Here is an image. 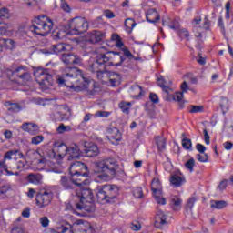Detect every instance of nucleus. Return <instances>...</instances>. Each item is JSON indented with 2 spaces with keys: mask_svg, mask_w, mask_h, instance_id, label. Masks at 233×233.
Returning a JSON list of instances; mask_svg holds the SVG:
<instances>
[{
  "mask_svg": "<svg viewBox=\"0 0 233 233\" xmlns=\"http://www.w3.org/2000/svg\"><path fill=\"white\" fill-rule=\"evenodd\" d=\"M79 77L84 81L85 90H88V86L90 85V80L85 77L83 71L77 69V67H66L63 71L62 76H56V82L58 85H65L68 88H76Z\"/></svg>",
  "mask_w": 233,
  "mask_h": 233,
  "instance_id": "obj_1",
  "label": "nucleus"
},
{
  "mask_svg": "<svg viewBox=\"0 0 233 233\" xmlns=\"http://www.w3.org/2000/svg\"><path fill=\"white\" fill-rule=\"evenodd\" d=\"M94 168L98 181H110L117 174L119 164L114 158H104L94 162Z\"/></svg>",
  "mask_w": 233,
  "mask_h": 233,
  "instance_id": "obj_2",
  "label": "nucleus"
},
{
  "mask_svg": "<svg viewBox=\"0 0 233 233\" xmlns=\"http://www.w3.org/2000/svg\"><path fill=\"white\" fill-rule=\"evenodd\" d=\"M119 196V187L116 185H104L96 187V199L99 203H115Z\"/></svg>",
  "mask_w": 233,
  "mask_h": 233,
  "instance_id": "obj_3",
  "label": "nucleus"
},
{
  "mask_svg": "<svg viewBox=\"0 0 233 233\" xmlns=\"http://www.w3.org/2000/svg\"><path fill=\"white\" fill-rule=\"evenodd\" d=\"M54 28V21L46 15H41L35 18L33 25L29 27L30 32L36 35L46 37Z\"/></svg>",
  "mask_w": 233,
  "mask_h": 233,
  "instance_id": "obj_4",
  "label": "nucleus"
},
{
  "mask_svg": "<svg viewBox=\"0 0 233 233\" xmlns=\"http://www.w3.org/2000/svg\"><path fill=\"white\" fill-rule=\"evenodd\" d=\"M76 230H79L80 233H94V228L90 225V222L85 219H76L73 224H69V228L61 226L56 228V233H74Z\"/></svg>",
  "mask_w": 233,
  "mask_h": 233,
  "instance_id": "obj_5",
  "label": "nucleus"
},
{
  "mask_svg": "<svg viewBox=\"0 0 233 233\" xmlns=\"http://www.w3.org/2000/svg\"><path fill=\"white\" fill-rule=\"evenodd\" d=\"M96 52H100L102 54L106 66H120V65H123V62L126 60L125 56H123L121 53L114 51L106 52V48L105 46L98 47Z\"/></svg>",
  "mask_w": 233,
  "mask_h": 233,
  "instance_id": "obj_6",
  "label": "nucleus"
},
{
  "mask_svg": "<svg viewBox=\"0 0 233 233\" xmlns=\"http://www.w3.org/2000/svg\"><path fill=\"white\" fill-rule=\"evenodd\" d=\"M68 32L70 35H80L88 30V21L84 17H75L68 23Z\"/></svg>",
  "mask_w": 233,
  "mask_h": 233,
  "instance_id": "obj_7",
  "label": "nucleus"
},
{
  "mask_svg": "<svg viewBox=\"0 0 233 233\" xmlns=\"http://www.w3.org/2000/svg\"><path fill=\"white\" fill-rule=\"evenodd\" d=\"M18 157H23V153L19 152L17 149L9 150L5 153L4 159L0 161V168L6 170H15V166L13 164L18 159Z\"/></svg>",
  "mask_w": 233,
  "mask_h": 233,
  "instance_id": "obj_8",
  "label": "nucleus"
},
{
  "mask_svg": "<svg viewBox=\"0 0 233 233\" xmlns=\"http://www.w3.org/2000/svg\"><path fill=\"white\" fill-rule=\"evenodd\" d=\"M54 199V192L50 188H44L36 194L35 201L39 208H44V207H48Z\"/></svg>",
  "mask_w": 233,
  "mask_h": 233,
  "instance_id": "obj_9",
  "label": "nucleus"
},
{
  "mask_svg": "<svg viewBox=\"0 0 233 233\" xmlns=\"http://www.w3.org/2000/svg\"><path fill=\"white\" fill-rule=\"evenodd\" d=\"M151 190L155 200L158 205H167V199L163 197V186L158 177H155L151 181Z\"/></svg>",
  "mask_w": 233,
  "mask_h": 233,
  "instance_id": "obj_10",
  "label": "nucleus"
},
{
  "mask_svg": "<svg viewBox=\"0 0 233 233\" xmlns=\"http://www.w3.org/2000/svg\"><path fill=\"white\" fill-rule=\"evenodd\" d=\"M96 61L91 64L88 67L89 72H92L93 74H96V76L98 79H101L103 77V74H105V67L106 66V64L105 62V58L103 57V55L101 52H97Z\"/></svg>",
  "mask_w": 233,
  "mask_h": 233,
  "instance_id": "obj_11",
  "label": "nucleus"
},
{
  "mask_svg": "<svg viewBox=\"0 0 233 233\" xmlns=\"http://www.w3.org/2000/svg\"><path fill=\"white\" fill-rule=\"evenodd\" d=\"M66 154L68 155V147L65 143L56 142L55 150L49 151L47 157L55 159L56 163H57V159H63Z\"/></svg>",
  "mask_w": 233,
  "mask_h": 233,
  "instance_id": "obj_12",
  "label": "nucleus"
},
{
  "mask_svg": "<svg viewBox=\"0 0 233 233\" xmlns=\"http://www.w3.org/2000/svg\"><path fill=\"white\" fill-rule=\"evenodd\" d=\"M36 83L44 86H52V76L48 73V69L38 68L34 71Z\"/></svg>",
  "mask_w": 233,
  "mask_h": 233,
  "instance_id": "obj_13",
  "label": "nucleus"
},
{
  "mask_svg": "<svg viewBox=\"0 0 233 233\" xmlns=\"http://www.w3.org/2000/svg\"><path fill=\"white\" fill-rule=\"evenodd\" d=\"M75 200L79 201V203H93L94 201V193L90 188L78 187L76 190Z\"/></svg>",
  "mask_w": 233,
  "mask_h": 233,
  "instance_id": "obj_14",
  "label": "nucleus"
},
{
  "mask_svg": "<svg viewBox=\"0 0 233 233\" xmlns=\"http://www.w3.org/2000/svg\"><path fill=\"white\" fill-rule=\"evenodd\" d=\"M8 74H11L15 77H18V79H21V81H24V83H26V81H30V79H32L28 69H26V66H19L16 67L13 66L12 69L8 70Z\"/></svg>",
  "mask_w": 233,
  "mask_h": 233,
  "instance_id": "obj_15",
  "label": "nucleus"
},
{
  "mask_svg": "<svg viewBox=\"0 0 233 233\" xmlns=\"http://www.w3.org/2000/svg\"><path fill=\"white\" fill-rule=\"evenodd\" d=\"M86 170H88V167H86V164L80 161H76L71 164L69 167V174L73 177L88 176V174L86 173Z\"/></svg>",
  "mask_w": 233,
  "mask_h": 233,
  "instance_id": "obj_16",
  "label": "nucleus"
},
{
  "mask_svg": "<svg viewBox=\"0 0 233 233\" xmlns=\"http://www.w3.org/2000/svg\"><path fill=\"white\" fill-rule=\"evenodd\" d=\"M72 46L70 44H56L51 46V51H45V49L42 50L44 54H61V52H72Z\"/></svg>",
  "mask_w": 233,
  "mask_h": 233,
  "instance_id": "obj_17",
  "label": "nucleus"
},
{
  "mask_svg": "<svg viewBox=\"0 0 233 233\" xmlns=\"http://www.w3.org/2000/svg\"><path fill=\"white\" fill-rule=\"evenodd\" d=\"M60 185L64 190H74L77 188V185H81L79 182L74 180V177L62 176L60 179Z\"/></svg>",
  "mask_w": 233,
  "mask_h": 233,
  "instance_id": "obj_18",
  "label": "nucleus"
},
{
  "mask_svg": "<svg viewBox=\"0 0 233 233\" xmlns=\"http://www.w3.org/2000/svg\"><path fill=\"white\" fill-rule=\"evenodd\" d=\"M61 61H63L65 65H81L82 63V59L79 56L71 53H64L61 56Z\"/></svg>",
  "mask_w": 233,
  "mask_h": 233,
  "instance_id": "obj_19",
  "label": "nucleus"
},
{
  "mask_svg": "<svg viewBox=\"0 0 233 233\" xmlns=\"http://www.w3.org/2000/svg\"><path fill=\"white\" fill-rule=\"evenodd\" d=\"M182 92H176L174 95H171L172 101H177L180 103L181 108H183V104L185 103V100H183V94H187L188 92V84L187 82H183L180 86Z\"/></svg>",
  "mask_w": 233,
  "mask_h": 233,
  "instance_id": "obj_20",
  "label": "nucleus"
},
{
  "mask_svg": "<svg viewBox=\"0 0 233 233\" xmlns=\"http://www.w3.org/2000/svg\"><path fill=\"white\" fill-rule=\"evenodd\" d=\"M67 156L68 161L79 159V157L81 156V149H79V146H77V144H71L67 147Z\"/></svg>",
  "mask_w": 233,
  "mask_h": 233,
  "instance_id": "obj_21",
  "label": "nucleus"
},
{
  "mask_svg": "<svg viewBox=\"0 0 233 233\" xmlns=\"http://www.w3.org/2000/svg\"><path fill=\"white\" fill-rule=\"evenodd\" d=\"M105 39V33L101 31H91L87 35V41L93 45L96 43H100V41H103Z\"/></svg>",
  "mask_w": 233,
  "mask_h": 233,
  "instance_id": "obj_22",
  "label": "nucleus"
},
{
  "mask_svg": "<svg viewBox=\"0 0 233 233\" xmlns=\"http://www.w3.org/2000/svg\"><path fill=\"white\" fill-rule=\"evenodd\" d=\"M167 225V216L162 210H158L155 217L156 228H163V226Z\"/></svg>",
  "mask_w": 233,
  "mask_h": 233,
  "instance_id": "obj_23",
  "label": "nucleus"
},
{
  "mask_svg": "<svg viewBox=\"0 0 233 233\" xmlns=\"http://www.w3.org/2000/svg\"><path fill=\"white\" fill-rule=\"evenodd\" d=\"M21 128L25 132H28V134H31V136H35V134L39 132V127L33 123H24L21 126Z\"/></svg>",
  "mask_w": 233,
  "mask_h": 233,
  "instance_id": "obj_24",
  "label": "nucleus"
},
{
  "mask_svg": "<svg viewBox=\"0 0 233 233\" xmlns=\"http://www.w3.org/2000/svg\"><path fill=\"white\" fill-rule=\"evenodd\" d=\"M158 86L162 87L166 101H172V89L165 85L163 79H158Z\"/></svg>",
  "mask_w": 233,
  "mask_h": 233,
  "instance_id": "obj_25",
  "label": "nucleus"
},
{
  "mask_svg": "<svg viewBox=\"0 0 233 233\" xmlns=\"http://www.w3.org/2000/svg\"><path fill=\"white\" fill-rule=\"evenodd\" d=\"M107 137L111 139L112 141H121V131L117 129V127H109L107 129Z\"/></svg>",
  "mask_w": 233,
  "mask_h": 233,
  "instance_id": "obj_26",
  "label": "nucleus"
},
{
  "mask_svg": "<svg viewBox=\"0 0 233 233\" xmlns=\"http://www.w3.org/2000/svg\"><path fill=\"white\" fill-rule=\"evenodd\" d=\"M146 19L148 23H157L160 19L159 13L154 8L149 9L146 15Z\"/></svg>",
  "mask_w": 233,
  "mask_h": 233,
  "instance_id": "obj_27",
  "label": "nucleus"
},
{
  "mask_svg": "<svg viewBox=\"0 0 233 233\" xmlns=\"http://www.w3.org/2000/svg\"><path fill=\"white\" fill-rule=\"evenodd\" d=\"M26 180L33 185H41L43 182V175L39 173H31L26 177Z\"/></svg>",
  "mask_w": 233,
  "mask_h": 233,
  "instance_id": "obj_28",
  "label": "nucleus"
},
{
  "mask_svg": "<svg viewBox=\"0 0 233 233\" xmlns=\"http://www.w3.org/2000/svg\"><path fill=\"white\" fill-rule=\"evenodd\" d=\"M183 203V200L177 196H172L170 198V207L175 211L177 212L178 210H181V204Z\"/></svg>",
  "mask_w": 233,
  "mask_h": 233,
  "instance_id": "obj_29",
  "label": "nucleus"
},
{
  "mask_svg": "<svg viewBox=\"0 0 233 233\" xmlns=\"http://www.w3.org/2000/svg\"><path fill=\"white\" fill-rule=\"evenodd\" d=\"M84 152L86 157H96V156L99 155V147L97 146L92 144L91 146L86 147Z\"/></svg>",
  "mask_w": 233,
  "mask_h": 233,
  "instance_id": "obj_30",
  "label": "nucleus"
},
{
  "mask_svg": "<svg viewBox=\"0 0 233 233\" xmlns=\"http://www.w3.org/2000/svg\"><path fill=\"white\" fill-rule=\"evenodd\" d=\"M171 185L175 187L176 188L181 187L183 183H185V177L178 176V175H172L169 179Z\"/></svg>",
  "mask_w": 233,
  "mask_h": 233,
  "instance_id": "obj_31",
  "label": "nucleus"
},
{
  "mask_svg": "<svg viewBox=\"0 0 233 233\" xmlns=\"http://www.w3.org/2000/svg\"><path fill=\"white\" fill-rule=\"evenodd\" d=\"M107 76L111 86H117L121 81V76L116 72H108Z\"/></svg>",
  "mask_w": 233,
  "mask_h": 233,
  "instance_id": "obj_32",
  "label": "nucleus"
},
{
  "mask_svg": "<svg viewBox=\"0 0 233 233\" xmlns=\"http://www.w3.org/2000/svg\"><path fill=\"white\" fill-rule=\"evenodd\" d=\"M76 210H85V212H94V206H92V202H77L76 204Z\"/></svg>",
  "mask_w": 233,
  "mask_h": 233,
  "instance_id": "obj_33",
  "label": "nucleus"
},
{
  "mask_svg": "<svg viewBox=\"0 0 233 233\" xmlns=\"http://www.w3.org/2000/svg\"><path fill=\"white\" fill-rule=\"evenodd\" d=\"M13 165L14 167H15V170L22 172V170H24L25 167L26 166V160H25V157H18V158H16L15 162Z\"/></svg>",
  "mask_w": 233,
  "mask_h": 233,
  "instance_id": "obj_34",
  "label": "nucleus"
},
{
  "mask_svg": "<svg viewBox=\"0 0 233 233\" xmlns=\"http://www.w3.org/2000/svg\"><path fill=\"white\" fill-rule=\"evenodd\" d=\"M5 106L11 112L17 113L21 111V106L17 103L5 102Z\"/></svg>",
  "mask_w": 233,
  "mask_h": 233,
  "instance_id": "obj_35",
  "label": "nucleus"
},
{
  "mask_svg": "<svg viewBox=\"0 0 233 233\" xmlns=\"http://www.w3.org/2000/svg\"><path fill=\"white\" fill-rule=\"evenodd\" d=\"M225 207H227V202L225 200L211 201V208H217L220 210L221 208H225Z\"/></svg>",
  "mask_w": 233,
  "mask_h": 233,
  "instance_id": "obj_36",
  "label": "nucleus"
},
{
  "mask_svg": "<svg viewBox=\"0 0 233 233\" xmlns=\"http://www.w3.org/2000/svg\"><path fill=\"white\" fill-rule=\"evenodd\" d=\"M2 43L7 48L8 50H12L15 47V42L13 39L10 38H3Z\"/></svg>",
  "mask_w": 233,
  "mask_h": 233,
  "instance_id": "obj_37",
  "label": "nucleus"
},
{
  "mask_svg": "<svg viewBox=\"0 0 233 233\" xmlns=\"http://www.w3.org/2000/svg\"><path fill=\"white\" fill-rule=\"evenodd\" d=\"M130 106H132V104L129 102H120L119 103V108L124 112V114H130Z\"/></svg>",
  "mask_w": 233,
  "mask_h": 233,
  "instance_id": "obj_38",
  "label": "nucleus"
},
{
  "mask_svg": "<svg viewBox=\"0 0 233 233\" xmlns=\"http://www.w3.org/2000/svg\"><path fill=\"white\" fill-rule=\"evenodd\" d=\"M112 41H116L115 45L117 48H123V41L121 40V36L117 34H114L111 36Z\"/></svg>",
  "mask_w": 233,
  "mask_h": 233,
  "instance_id": "obj_39",
  "label": "nucleus"
},
{
  "mask_svg": "<svg viewBox=\"0 0 233 233\" xmlns=\"http://www.w3.org/2000/svg\"><path fill=\"white\" fill-rule=\"evenodd\" d=\"M125 26L127 28V30H129V32H132L136 26V21H134L132 18H127L125 21Z\"/></svg>",
  "mask_w": 233,
  "mask_h": 233,
  "instance_id": "obj_40",
  "label": "nucleus"
},
{
  "mask_svg": "<svg viewBox=\"0 0 233 233\" xmlns=\"http://www.w3.org/2000/svg\"><path fill=\"white\" fill-rule=\"evenodd\" d=\"M167 141L165 140V138L161 137H157V147L158 150L163 151L165 149Z\"/></svg>",
  "mask_w": 233,
  "mask_h": 233,
  "instance_id": "obj_41",
  "label": "nucleus"
},
{
  "mask_svg": "<svg viewBox=\"0 0 233 233\" xmlns=\"http://www.w3.org/2000/svg\"><path fill=\"white\" fill-rule=\"evenodd\" d=\"M182 147L186 150H191V148H192V140L188 137H184L182 139Z\"/></svg>",
  "mask_w": 233,
  "mask_h": 233,
  "instance_id": "obj_42",
  "label": "nucleus"
},
{
  "mask_svg": "<svg viewBox=\"0 0 233 233\" xmlns=\"http://www.w3.org/2000/svg\"><path fill=\"white\" fill-rule=\"evenodd\" d=\"M196 160H194V158H190L185 163V167L187 168V170H189V172H194Z\"/></svg>",
  "mask_w": 233,
  "mask_h": 233,
  "instance_id": "obj_43",
  "label": "nucleus"
},
{
  "mask_svg": "<svg viewBox=\"0 0 233 233\" xmlns=\"http://www.w3.org/2000/svg\"><path fill=\"white\" fill-rule=\"evenodd\" d=\"M220 108L222 109L223 112H227L228 110V98L221 97Z\"/></svg>",
  "mask_w": 233,
  "mask_h": 233,
  "instance_id": "obj_44",
  "label": "nucleus"
},
{
  "mask_svg": "<svg viewBox=\"0 0 233 233\" xmlns=\"http://www.w3.org/2000/svg\"><path fill=\"white\" fill-rule=\"evenodd\" d=\"M56 130L58 134H65V132H70L72 127L70 126H65V124H60Z\"/></svg>",
  "mask_w": 233,
  "mask_h": 233,
  "instance_id": "obj_45",
  "label": "nucleus"
},
{
  "mask_svg": "<svg viewBox=\"0 0 233 233\" xmlns=\"http://www.w3.org/2000/svg\"><path fill=\"white\" fill-rule=\"evenodd\" d=\"M196 159L200 163H207L208 162V155L205 153H200L196 156Z\"/></svg>",
  "mask_w": 233,
  "mask_h": 233,
  "instance_id": "obj_46",
  "label": "nucleus"
},
{
  "mask_svg": "<svg viewBox=\"0 0 233 233\" xmlns=\"http://www.w3.org/2000/svg\"><path fill=\"white\" fill-rule=\"evenodd\" d=\"M123 52V57H125V59H129V61H132V59H134V55H132V53L130 52V50H128V48H123L122 49Z\"/></svg>",
  "mask_w": 233,
  "mask_h": 233,
  "instance_id": "obj_47",
  "label": "nucleus"
},
{
  "mask_svg": "<svg viewBox=\"0 0 233 233\" xmlns=\"http://www.w3.org/2000/svg\"><path fill=\"white\" fill-rule=\"evenodd\" d=\"M76 176H77V178H75V177H74V180H75L76 182H77V183H80V184L76 185V187H77L78 188H81V187H83V185H86L85 181H86V179L83 180V178H84L86 175H82V176H80V175H76Z\"/></svg>",
  "mask_w": 233,
  "mask_h": 233,
  "instance_id": "obj_48",
  "label": "nucleus"
},
{
  "mask_svg": "<svg viewBox=\"0 0 233 233\" xmlns=\"http://www.w3.org/2000/svg\"><path fill=\"white\" fill-rule=\"evenodd\" d=\"M194 203H196V198H190L188 200H187V203L186 205V210L188 212L189 211H192V208H194Z\"/></svg>",
  "mask_w": 233,
  "mask_h": 233,
  "instance_id": "obj_49",
  "label": "nucleus"
},
{
  "mask_svg": "<svg viewBox=\"0 0 233 233\" xmlns=\"http://www.w3.org/2000/svg\"><path fill=\"white\" fill-rule=\"evenodd\" d=\"M133 196L137 198V199H141L143 198V189L141 187H137L133 190Z\"/></svg>",
  "mask_w": 233,
  "mask_h": 233,
  "instance_id": "obj_50",
  "label": "nucleus"
},
{
  "mask_svg": "<svg viewBox=\"0 0 233 233\" xmlns=\"http://www.w3.org/2000/svg\"><path fill=\"white\" fill-rule=\"evenodd\" d=\"M45 139V137L43 136H36L32 137L31 139V143L32 145H39V143H43V140Z\"/></svg>",
  "mask_w": 233,
  "mask_h": 233,
  "instance_id": "obj_51",
  "label": "nucleus"
},
{
  "mask_svg": "<svg viewBox=\"0 0 233 233\" xmlns=\"http://www.w3.org/2000/svg\"><path fill=\"white\" fill-rule=\"evenodd\" d=\"M40 225L43 227V228H46L48 225H50V220L48 219V217H42L39 219Z\"/></svg>",
  "mask_w": 233,
  "mask_h": 233,
  "instance_id": "obj_52",
  "label": "nucleus"
},
{
  "mask_svg": "<svg viewBox=\"0 0 233 233\" xmlns=\"http://www.w3.org/2000/svg\"><path fill=\"white\" fill-rule=\"evenodd\" d=\"M169 28H172V30H177L179 28V20L174 19L168 24Z\"/></svg>",
  "mask_w": 233,
  "mask_h": 233,
  "instance_id": "obj_53",
  "label": "nucleus"
},
{
  "mask_svg": "<svg viewBox=\"0 0 233 233\" xmlns=\"http://www.w3.org/2000/svg\"><path fill=\"white\" fill-rule=\"evenodd\" d=\"M130 228H132V230L138 232V230H141V223H139V221L135 220L131 223Z\"/></svg>",
  "mask_w": 233,
  "mask_h": 233,
  "instance_id": "obj_54",
  "label": "nucleus"
},
{
  "mask_svg": "<svg viewBox=\"0 0 233 233\" xmlns=\"http://www.w3.org/2000/svg\"><path fill=\"white\" fill-rule=\"evenodd\" d=\"M108 116H110V113L106 111H96L94 115L95 117H108Z\"/></svg>",
  "mask_w": 233,
  "mask_h": 233,
  "instance_id": "obj_55",
  "label": "nucleus"
},
{
  "mask_svg": "<svg viewBox=\"0 0 233 233\" xmlns=\"http://www.w3.org/2000/svg\"><path fill=\"white\" fill-rule=\"evenodd\" d=\"M191 114H198V112H203V106H193L189 110Z\"/></svg>",
  "mask_w": 233,
  "mask_h": 233,
  "instance_id": "obj_56",
  "label": "nucleus"
},
{
  "mask_svg": "<svg viewBox=\"0 0 233 233\" xmlns=\"http://www.w3.org/2000/svg\"><path fill=\"white\" fill-rule=\"evenodd\" d=\"M132 90H133V92L137 93V96H141V94L143 92V88L140 86H137V85L133 86Z\"/></svg>",
  "mask_w": 233,
  "mask_h": 233,
  "instance_id": "obj_57",
  "label": "nucleus"
},
{
  "mask_svg": "<svg viewBox=\"0 0 233 233\" xmlns=\"http://www.w3.org/2000/svg\"><path fill=\"white\" fill-rule=\"evenodd\" d=\"M203 134L206 145H210V136L208 135V131L207 130V128L203 130Z\"/></svg>",
  "mask_w": 233,
  "mask_h": 233,
  "instance_id": "obj_58",
  "label": "nucleus"
},
{
  "mask_svg": "<svg viewBox=\"0 0 233 233\" xmlns=\"http://www.w3.org/2000/svg\"><path fill=\"white\" fill-rule=\"evenodd\" d=\"M228 183H229L228 179L222 180L218 186V189L225 190V188H227V187L228 186Z\"/></svg>",
  "mask_w": 233,
  "mask_h": 233,
  "instance_id": "obj_59",
  "label": "nucleus"
},
{
  "mask_svg": "<svg viewBox=\"0 0 233 233\" xmlns=\"http://www.w3.org/2000/svg\"><path fill=\"white\" fill-rule=\"evenodd\" d=\"M11 233H27L26 231H25V228H23L22 227H14L11 229Z\"/></svg>",
  "mask_w": 233,
  "mask_h": 233,
  "instance_id": "obj_60",
  "label": "nucleus"
},
{
  "mask_svg": "<svg viewBox=\"0 0 233 233\" xmlns=\"http://www.w3.org/2000/svg\"><path fill=\"white\" fill-rule=\"evenodd\" d=\"M61 8L64 12H70V5H68V3L65 0L61 1Z\"/></svg>",
  "mask_w": 233,
  "mask_h": 233,
  "instance_id": "obj_61",
  "label": "nucleus"
},
{
  "mask_svg": "<svg viewBox=\"0 0 233 233\" xmlns=\"http://www.w3.org/2000/svg\"><path fill=\"white\" fill-rule=\"evenodd\" d=\"M196 149L198 150V152H199L200 154H205V150H207V147L205 146H203V144L198 143L196 145Z\"/></svg>",
  "mask_w": 233,
  "mask_h": 233,
  "instance_id": "obj_62",
  "label": "nucleus"
},
{
  "mask_svg": "<svg viewBox=\"0 0 233 233\" xmlns=\"http://www.w3.org/2000/svg\"><path fill=\"white\" fill-rule=\"evenodd\" d=\"M149 99L152 101V103H159V97H157V95L156 93H150Z\"/></svg>",
  "mask_w": 233,
  "mask_h": 233,
  "instance_id": "obj_63",
  "label": "nucleus"
},
{
  "mask_svg": "<svg viewBox=\"0 0 233 233\" xmlns=\"http://www.w3.org/2000/svg\"><path fill=\"white\" fill-rule=\"evenodd\" d=\"M223 147H224L225 150H232L233 143L230 141L224 142Z\"/></svg>",
  "mask_w": 233,
  "mask_h": 233,
  "instance_id": "obj_64",
  "label": "nucleus"
}]
</instances>
